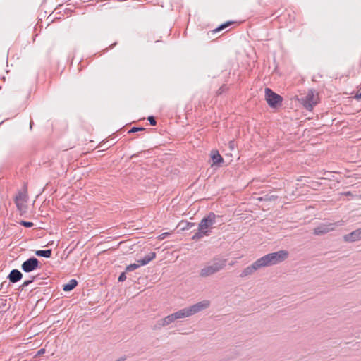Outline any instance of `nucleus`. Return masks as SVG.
Wrapping results in <instances>:
<instances>
[{
  "instance_id": "nucleus-1",
  "label": "nucleus",
  "mask_w": 361,
  "mask_h": 361,
  "mask_svg": "<svg viewBox=\"0 0 361 361\" xmlns=\"http://www.w3.org/2000/svg\"><path fill=\"white\" fill-rule=\"evenodd\" d=\"M210 302L209 300H202L165 317L164 318L161 319L163 324L165 326H168L178 319H182L195 314L196 313H198L208 308Z\"/></svg>"
},
{
  "instance_id": "nucleus-2",
  "label": "nucleus",
  "mask_w": 361,
  "mask_h": 361,
  "mask_svg": "<svg viewBox=\"0 0 361 361\" xmlns=\"http://www.w3.org/2000/svg\"><path fill=\"white\" fill-rule=\"evenodd\" d=\"M216 215L214 212H209V214L204 217L200 222L198 228L191 239L198 241L204 236L209 235L212 226L216 223Z\"/></svg>"
},
{
  "instance_id": "nucleus-3",
  "label": "nucleus",
  "mask_w": 361,
  "mask_h": 361,
  "mask_svg": "<svg viewBox=\"0 0 361 361\" xmlns=\"http://www.w3.org/2000/svg\"><path fill=\"white\" fill-rule=\"evenodd\" d=\"M226 259L214 257L204 267L200 269V276L201 277L210 276L224 269L226 265Z\"/></svg>"
},
{
  "instance_id": "nucleus-4",
  "label": "nucleus",
  "mask_w": 361,
  "mask_h": 361,
  "mask_svg": "<svg viewBox=\"0 0 361 361\" xmlns=\"http://www.w3.org/2000/svg\"><path fill=\"white\" fill-rule=\"evenodd\" d=\"M288 257L286 250H279L275 252L269 253L258 259L262 267H270L283 262Z\"/></svg>"
},
{
  "instance_id": "nucleus-5",
  "label": "nucleus",
  "mask_w": 361,
  "mask_h": 361,
  "mask_svg": "<svg viewBox=\"0 0 361 361\" xmlns=\"http://www.w3.org/2000/svg\"><path fill=\"white\" fill-rule=\"evenodd\" d=\"M299 100L307 111H311L319 101V94L314 90H310L306 95L302 97Z\"/></svg>"
},
{
  "instance_id": "nucleus-6",
  "label": "nucleus",
  "mask_w": 361,
  "mask_h": 361,
  "mask_svg": "<svg viewBox=\"0 0 361 361\" xmlns=\"http://www.w3.org/2000/svg\"><path fill=\"white\" fill-rule=\"evenodd\" d=\"M265 99L268 104L274 108L281 106L283 100L281 96L275 93L269 88L265 89Z\"/></svg>"
},
{
  "instance_id": "nucleus-7",
  "label": "nucleus",
  "mask_w": 361,
  "mask_h": 361,
  "mask_svg": "<svg viewBox=\"0 0 361 361\" xmlns=\"http://www.w3.org/2000/svg\"><path fill=\"white\" fill-rule=\"evenodd\" d=\"M39 268V261L35 257L25 260L21 265V269L26 273L31 272Z\"/></svg>"
},
{
  "instance_id": "nucleus-8",
  "label": "nucleus",
  "mask_w": 361,
  "mask_h": 361,
  "mask_svg": "<svg viewBox=\"0 0 361 361\" xmlns=\"http://www.w3.org/2000/svg\"><path fill=\"white\" fill-rule=\"evenodd\" d=\"M260 268H262V267L260 265L259 260L257 259L254 263H252L251 265L245 268L240 273V277L244 278L247 276L252 275L255 271H257V269H259Z\"/></svg>"
},
{
  "instance_id": "nucleus-9",
  "label": "nucleus",
  "mask_w": 361,
  "mask_h": 361,
  "mask_svg": "<svg viewBox=\"0 0 361 361\" xmlns=\"http://www.w3.org/2000/svg\"><path fill=\"white\" fill-rule=\"evenodd\" d=\"M334 224H321L314 229L313 233L322 235L334 230Z\"/></svg>"
},
{
  "instance_id": "nucleus-10",
  "label": "nucleus",
  "mask_w": 361,
  "mask_h": 361,
  "mask_svg": "<svg viewBox=\"0 0 361 361\" xmlns=\"http://www.w3.org/2000/svg\"><path fill=\"white\" fill-rule=\"evenodd\" d=\"M345 242H355L361 240V227L343 236Z\"/></svg>"
},
{
  "instance_id": "nucleus-11",
  "label": "nucleus",
  "mask_w": 361,
  "mask_h": 361,
  "mask_svg": "<svg viewBox=\"0 0 361 361\" xmlns=\"http://www.w3.org/2000/svg\"><path fill=\"white\" fill-rule=\"evenodd\" d=\"M211 159L212 161V166H220L221 164L224 161L223 157L217 150H212L211 152Z\"/></svg>"
},
{
  "instance_id": "nucleus-12",
  "label": "nucleus",
  "mask_w": 361,
  "mask_h": 361,
  "mask_svg": "<svg viewBox=\"0 0 361 361\" xmlns=\"http://www.w3.org/2000/svg\"><path fill=\"white\" fill-rule=\"evenodd\" d=\"M11 283H15L23 278L22 273L18 269H13L7 277Z\"/></svg>"
},
{
  "instance_id": "nucleus-13",
  "label": "nucleus",
  "mask_w": 361,
  "mask_h": 361,
  "mask_svg": "<svg viewBox=\"0 0 361 361\" xmlns=\"http://www.w3.org/2000/svg\"><path fill=\"white\" fill-rule=\"evenodd\" d=\"M156 257V253L154 252H150L147 255L145 256L142 259H139L137 262L140 266L147 264L149 262L153 260Z\"/></svg>"
},
{
  "instance_id": "nucleus-14",
  "label": "nucleus",
  "mask_w": 361,
  "mask_h": 361,
  "mask_svg": "<svg viewBox=\"0 0 361 361\" xmlns=\"http://www.w3.org/2000/svg\"><path fill=\"white\" fill-rule=\"evenodd\" d=\"M78 285V281L75 279H71L68 281V283H66L63 286V290L66 292L71 291L73 290Z\"/></svg>"
},
{
  "instance_id": "nucleus-15",
  "label": "nucleus",
  "mask_w": 361,
  "mask_h": 361,
  "mask_svg": "<svg viewBox=\"0 0 361 361\" xmlns=\"http://www.w3.org/2000/svg\"><path fill=\"white\" fill-rule=\"evenodd\" d=\"M52 250H39L35 251V255L38 257H43L45 258H49L51 257Z\"/></svg>"
},
{
  "instance_id": "nucleus-16",
  "label": "nucleus",
  "mask_w": 361,
  "mask_h": 361,
  "mask_svg": "<svg viewBox=\"0 0 361 361\" xmlns=\"http://www.w3.org/2000/svg\"><path fill=\"white\" fill-rule=\"evenodd\" d=\"M195 226V223L188 221H181L179 223L178 226L180 227L182 231L189 230Z\"/></svg>"
},
{
  "instance_id": "nucleus-17",
  "label": "nucleus",
  "mask_w": 361,
  "mask_h": 361,
  "mask_svg": "<svg viewBox=\"0 0 361 361\" xmlns=\"http://www.w3.org/2000/svg\"><path fill=\"white\" fill-rule=\"evenodd\" d=\"M232 23H233V22H231V21L223 23L220 26H219L217 28L214 29L212 32H220V31L223 30L224 29L228 27Z\"/></svg>"
},
{
  "instance_id": "nucleus-18",
  "label": "nucleus",
  "mask_w": 361,
  "mask_h": 361,
  "mask_svg": "<svg viewBox=\"0 0 361 361\" xmlns=\"http://www.w3.org/2000/svg\"><path fill=\"white\" fill-rule=\"evenodd\" d=\"M164 324H163V321L162 319H159L158 321H157V322L152 326V329L153 330H159L161 329L162 327H164Z\"/></svg>"
},
{
  "instance_id": "nucleus-19",
  "label": "nucleus",
  "mask_w": 361,
  "mask_h": 361,
  "mask_svg": "<svg viewBox=\"0 0 361 361\" xmlns=\"http://www.w3.org/2000/svg\"><path fill=\"white\" fill-rule=\"evenodd\" d=\"M140 267V264L139 263L136 264H130V265L127 266L126 268V271H132L135 270L136 269L139 268Z\"/></svg>"
},
{
  "instance_id": "nucleus-20",
  "label": "nucleus",
  "mask_w": 361,
  "mask_h": 361,
  "mask_svg": "<svg viewBox=\"0 0 361 361\" xmlns=\"http://www.w3.org/2000/svg\"><path fill=\"white\" fill-rule=\"evenodd\" d=\"M145 130V128L143 127H136V126H133L128 131V133H136V132H138V131H144Z\"/></svg>"
},
{
  "instance_id": "nucleus-21",
  "label": "nucleus",
  "mask_w": 361,
  "mask_h": 361,
  "mask_svg": "<svg viewBox=\"0 0 361 361\" xmlns=\"http://www.w3.org/2000/svg\"><path fill=\"white\" fill-rule=\"evenodd\" d=\"M20 224L26 227V228H31L33 226L34 224L32 222H30V221H20Z\"/></svg>"
},
{
  "instance_id": "nucleus-22",
  "label": "nucleus",
  "mask_w": 361,
  "mask_h": 361,
  "mask_svg": "<svg viewBox=\"0 0 361 361\" xmlns=\"http://www.w3.org/2000/svg\"><path fill=\"white\" fill-rule=\"evenodd\" d=\"M37 276H33L32 279L27 280L23 282V283L20 286V288L23 289L25 287H27L28 285H30L36 278Z\"/></svg>"
},
{
  "instance_id": "nucleus-23",
  "label": "nucleus",
  "mask_w": 361,
  "mask_h": 361,
  "mask_svg": "<svg viewBox=\"0 0 361 361\" xmlns=\"http://www.w3.org/2000/svg\"><path fill=\"white\" fill-rule=\"evenodd\" d=\"M228 90V87H226V85H222L217 91V94H223L224 92H225L226 91Z\"/></svg>"
},
{
  "instance_id": "nucleus-24",
  "label": "nucleus",
  "mask_w": 361,
  "mask_h": 361,
  "mask_svg": "<svg viewBox=\"0 0 361 361\" xmlns=\"http://www.w3.org/2000/svg\"><path fill=\"white\" fill-rule=\"evenodd\" d=\"M150 125L155 126L157 124L156 118L153 116H150L147 118Z\"/></svg>"
},
{
  "instance_id": "nucleus-25",
  "label": "nucleus",
  "mask_w": 361,
  "mask_h": 361,
  "mask_svg": "<svg viewBox=\"0 0 361 361\" xmlns=\"http://www.w3.org/2000/svg\"><path fill=\"white\" fill-rule=\"evenodd\" d=\"M126 279V273L125 272H122L120 276H118V281L119 282H123Z\"/></svg>"
},
{
  "instance_id": "nucleus-26",
  "label": "nucleus",
  "mask_w": 361,
  "mask_h": 361,
  "mask_svg": "<svg viewBox=\"0 0 361 361\" xmlns=\"http://www.w3.org/2000/svg\"><path fill=\"white\" fill-rule=\"evenodd\" d=\"M169 235H170V233H169V232L163 233H161V235H159V240H164L166 237H168Z\"/></svg>"
},
{
  "instance_id": "nucleus-27",
  "label": "nucleus",
  "mask_w": 361,
  "mask_h": 361,
  "mask_svg": "<svg viewBox=\"0 0 361 361\" xmlns=\"http://www.w3.org/2000/svg\"><path fill=\"white\" fill-rule=\"evenodd\" d=\"M23 197V194L22 193H19L18 196H16V203L17 204V206L19 207V204H18V200L20 199H22Z\"/></svg>"
},
{
  "instance_id": "nucleus-28",
  "label": "nucleus",
  "mask_w": 361,
  "mask_h": 361,
  "mask_svg": "<svg viewBox=\"0 0 361 361\" xmlns=\"http://www.w3.org/2000/svg\"><path fill=\"white\" fill-rule=\"evenodd\" d=\"M46 352V350L44 348H41L39 350L37 351L36 356H39L43 354H44Z\"/></svg>"
},
{
  "instance_id": "nucleus-29",
  "label": "nucleus",
  "mask_w": 361,
  "mask_h": 361,
  "mask_svg": "<svg viewBox=\"0 0 361 361\" xmlns=\"http://www.w3.org/2000/svg\"><path fill=\"white\" fill-rule=\"evenodd\" d=\"M355 97L357 99H361V92L359 93V94H357Z\"/></svg>"
},
{
  "instance_id": "nucleus-30",
  "label": "nucleus",
  "mask_w": 361,
  "mask_h": 361,
  "mask_svg": "<svg viewBox=\"0 0 361 361\" xmlns=\"http://www.w3.org/2000/svg\"><path fill=\"white\" fill-rule=\"evenodd\" d=\"M32 125H33V121L31 120L30 122V129H32Z\"/></svg>"
},
{
  "instance_id": "nucleus-31",
  "label": "nucleus",
  "mask_w": 361,
  "mask_h": 361,
  "mask_svg": "<svg viewBox=\"0 0 361 361\" xmlns=\"http://www.w3.org/2000/svg\"><path fill=\"white\" fill-rule=\"evenodd\" d=\"M5 283H6V281L1 283V288H3V287H6V285H4Z\"/></svg>"
},
{
  "instance_id": "nucleus-32",
  "label": "nucleus",
  "mask_w": 361,
  "mask_h": 361,
  "mask_svg": "<svg viewBox=\"0 0 361 361\" xmlns=\"http://www.w3.org/2000/svg\"><path fill=\"white\" fill-rule=\"evenodd\" d=\"M5 283H6V281L1 283V288H3V287H6V285H4Z\"/></svg>"
},
{
  "instance_id": "nucleus-33",
  "label": "nucleus",
  "mask_w": 361,
  "mask_h": 361,
  "mask_svg": "<svg viewBox=\"0 0 361 361\" xmlns=\"http://www.w3.org/2000/svg\"><path fill=\"white\" fill-rule=\"evenodd\" d=\"M229 144H230V147H231V148H233V141L230 142V143H229Z\"/></svg>"
},
{
  "instance_id": "nucleus-34",
  "label": "nucleus",
  "mask_w": 361,
  "mask_h": 361,
  "mask_svg": "<svg viewBox=\"0 0 361 361\" xmlns=\"http://www.w3.org/2000/svg\"><path fill=\"white\" fill-rule=\"evenodd\" d=\"M104 144V141H102L99 145V147H102L103 146V145Z\"/></svg>"
},
{
  "instance_id": "nucleus-35",
  "label": "nucleus",
  "mask_w": 361,
  "mask_h": 361,
  "mask_svg": "<svg viewBox=\"0 0 361 361\" xmlns=\"http://www.w3.org/2000/svg\"><path fill=\"white\" fill-rule=\"evenodd\" d=\"M229 264H230L231 266H232V265H233V264H234V262H231Z\"/></svg>"
},
{
  "instance_id": "nucleus-36",
  "label": "nucleus",
  "mask_w": 361,
  "mask_h": 361,
  "mask_svg": "<svg viewBox=\"0 0 361 361\" xmlns=\"http://www.w3.org/2000/svg\"><path fill=\"white\" fill-rule=\"evenodd\" d=\"M1 124H2V122H0V125H1Z\"/></svg>"
},
{
  "instance_id": "nucleus-37",
  "label": "nucleus",
  "mask_w": 361,
  "mask_h": 361,
  "mask_svg": "<svg viewBox=\"0 0 361 361\" xmlns=\"http://www.w3.org/2000/svg\"><path fill=\"white\" fill-rule=\"evenodd\" d=\"M1 124H2V122H0V125H1Z\"/></svg>"
},
{
  "instance_id": "nucleus-38",
  "label": "nucleus",
  "mask_w": 361,
  "mask_h": 361,
  "mask_svg": "<svg viewBox=\"0 0 361 361\" xmlns=\"http://www.w3.org/2000/svg\"><path fill=\"white\" fill-rule=\"evenodd\" d=\"M1 124H2V122H0V125H1Z\"/></svg>"
}]
</instances>
